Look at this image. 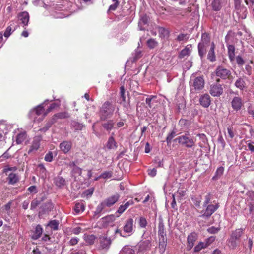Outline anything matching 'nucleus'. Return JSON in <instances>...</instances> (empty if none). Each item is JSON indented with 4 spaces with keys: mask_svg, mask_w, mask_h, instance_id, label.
<instances>
[{
    "mask_svg": "<svg viewBox=\"0 0 254 254\" xmlns=\"http://www.w3.org/2000/svg\"><path fill=\"white\" fill-rule=\"evenodd\" d=\"M135 226L134 224V220L132 218H130L125 221V224L123 226V232L117 228L116 229L115 233L116 234H119L120 236L126 237L127 236H131L135 231Z\"/></svg>",
    "mask_w": 254,
    "mask_h": 254,
    "instance_id": "f257e3e1",
    "label": "nucleus"
},
{
    "mask_svg": "<svg viewBox=\"0 0 254 254\" xmlns=\"http://www.w3.org/2000/svg\"><path fill=\"white\" fill-rule=\"evenodd\" d=\"M115 111V107L109 102H106L100 110V118L102 120H105L110 117Z\"/></svg>",
    "mask_w": 254,
    "mask_h": 254,
    "instance_id": "f03ea898",
    "label": "nucleus"
},
{
    "mask_svg": "<svg viewBox=\"0 0 254 254\" xmlns=\"http://www.w3.org/2000/svg\"><path fill=\"white\" fill-rule=\"evenodd\" d=\"M215 73L216 76L219 78L217 79V82L220 81V79L222 80L229 79L232 76L231 70L222 65H219L216 67Z\"/></svg>",
    "mask_w": 254,
    "mask_h": 254,
    "instance_id": "7ed1b4c3",
    "label": "nucleus"
},
{
    "mask_svg": "<svg viewBox=\"0 0 254 254\" xmlns=\"http://www.w3.org/2000/svg\"><path fill=\"white\" fill-rule=\"evenodd\" d=\"M190 86L191 90L199 91L202 90L204 86V80L202 76L191 77L190 81Z\"/></svg>",
    "mask_w": 254,
    "mask_h": 254,
    "instance_id": "20e7f679",
    "label": "nucleus"
},
{
    "mask_svg": "<svg viewBox=\"0 0 254 254\" xmlns=\"http://www.w3.org/2000/svg\"><path fill=\"white\" fill-rule=\"evenodd\" d=\"M234 37H233L229 34H228L225 36V42L226 46L228 48V54L229 59L231 61H233L234 60L235 56V48L234 46L233 45V43L234 42Z\"/></svg>",
    "mask_w": 254,
    "mask_h": 254,
    "instance_id": "39448f33",
    "label": "nucleus"
},
{
    "mask_svg": "<svg viewBox=\"0 0 254 254\" xmlns=\"http://www.w3.org/2000/svg\"><path fill=\"white\" fill-rule=\"evenodd\" d=\"M219 207L218 203L215 204H209L206 206H203L204 210L201 212V214L199 217L207 219L218 209Z\"/></svg>",
    "mask_w": 254,
    "mask_h": 254,
    "instance_id": "423d86ee",
    "label": "nucleus"
},
{
    "mask_svg": "<svg viewBox=\"0 0 254 254\" xmlns=\"http://www.w3.org/2000/svg\"><path fill=\"white\" fill-rule=\"evenodd\" d=\"M176 140H178L179 143L187 148H192L195 144V141L193 139L189 137L186 134L179 136Z\"/></svg>",
    "mask_w": 254,
    "mask_h": 254,
    "instance_id": "0eeeda50",
    "label": "nucleus"
},
{
    "mask_svg": "<svg viewBox=\"0 0 254 254\" xmlns=\"http://www.w3.org/2000/svg\"><path fill=\"white\" fill-rule=\"evenodd\" d=\"M48 102V100H45L43 103L38 105L34 109L31 110L29 114V117L31 119H34V121L35 120V117L34 116L35 115H36V116L43 115V117H45L46 116H44V113H45V111H44V104H46Z\"/></svg>",
    "mask_w": 254,
    "mask_h": 254,
    "instance_id": "6e6552de",
    "label": "nucleus"
},
{
    "mask_svg": "<svg viewBox=\"0 0 254 254\" xmlns=\"http://www.w3.org/2000/svg\"><path fill=\"white\" fill-rule=\"evenodd\" d=\"M223 89L222 85L218 83H214L210 86V93L214 97H218L222 94Z\"/></svg>",
    "mask_w": 254,
    "mask_h": 254,
    "instance_id": "1a4fd4ad",
    "label": "nucleus"
},
{
    "mask_svg": "<svg viewBox=\"0 0 254 254\" xmlns=\"http://www.w3.org/2000/svg\"><path fill=\"white\" fill-rule=\"evenodd\" d=\"M215 240L213 237L206 239L204 242H200L194 248L195 252H198L209 246Z\"/></svg>",
    "mask_w": 254,
    "mask_h": 254,
    "instance_id": "9d476101",
    "label": "nucleus"
},
{
    "mask_svg": "<svg viewBox=\"0 0 254 254\" xmlns=\"http://www.w3.org/2000/svg\"><path fill=\"white\" fill-rule=\"evenodd\" d=\"M18 20L20 21V23L22 24L23 27L28 25L29 21V15L27 11H23L18 14Z\"/></svg>",
    "mask_w": 254,
    "mask_h": 254,
    "instance_id": "9b49d317",
    "label": "nucleus"
},
{
    "mask_svg": "<svg viewBox=\"0 0 254 254\" xmlns=\"http://www.w3.org/2000/svg\"><path fill=\"white\" fill-rule=\"evenodd\" d=\"M197 239V234L192 232L187 237V249L190 250L194 246V243Z\"/></svg>",
    "mask_w": 254,
    "mask_h": 254,
    "instance_id": "f8f14e48",
    "label": "nucleus"
},
{
    "mask_svg": "<svg viewBox=\"0 0 254 254\" xmlns=\"http://www.w3.org/2000/svg\"><path fill=\"white\" fill-rule=\"evenodd\" d=\"M246 77H239L235 81L234 85L241 91H243L247 88V83L245 81Z\"/></svg>",
    "mask_w": 254,
    "mask_h": 254,
    "instance_id": "ddd939ff",
    "label": "nucleus"
},
{
    "mask_svg": "<svg viewBox=\"0 0 254 254\" xmlns=\"http://www.w3.org/2000/svg\"><path fill=\"white\" fill-rule=\"evenodd\" d=\"M200 104L204 108L208 107L211 103V98L208 94L202 95L199 98Z\"/></svg>",
    "mask_w": 254,
    "mask_h": 254,
    "instance_id": "4468645a",
    "label": "nucleus"
},
{
    "mask_svg": "<svg viewBox=\"0 0 254 254\" xmlns=\"http://www.w3.org/2000/svg\"><path fill=\"white\" fill-rule=\"evenodd\" d=\"M158 233L159 238H166L165 226L163 223V219L161 217L159 218Z\"/></svg>",
    "mask_w": 254,
    "mask_h": 254,
    "instance_id": "2eb2a0df",
    "label": "nucleus"
},
{
    "mask_svg": "<svg viewBox=\"0 0 254 254\" xmlns=\"http://www.w3.org/2000/svg\"><path fill=\"white\" fill-rule=\"evenodd\" d=\"M12 127L10 124H7L5 121H0V132L4 136L9 131Z\"/></svg>",
    "mask_w": 254,
    "mask_h": 254,
    "instance_id": "dca6fc26",
    "label": "nucleus"
},
{
    "mask_svg": "<svg viewBox=\"0 0 254 254\" xmlns=\"http://www.w3.org/2000/svg\"><path fill=\"white\" fill-rule=\"evenodd\" d=\"M151 242L150 240H145L141 241L138 244V251L139 252H144L149 250L151 248Z\"/></svg>",
    "mask_w": 254,
    "mask_h": 254,
    "instance_id": "f3484780",
    "label": "nucleus"
},
{
    "mask_svg": "<svg viewBox=\"0 0 254 254\" xmlns=\"http://www.w3.org/2000/svg\"><path fill=\"white\" fill-rule=\"evenodd\" d=\"M10 26L6 28L3 34L4 37L6 38H8L11 35L12 32L15 31L18 27V25L16 24V22L14 21H10Z\"/></svg>",
    "mask_w": 254,
    "mask_h": 254,
    "instance_id": "a211bd4d",
    "label": "nucleus"
},
{
    "mask_svg": "<svg viewBox=\"0 0 254 254\" xmlns=\"http://www.w3.org/2000/svg\"><path fill=\"white\" fill-rule=\"evenodd\" d=\"M59 147L61 151L64 153H67L71 148L72 142L68 141H64L60 144Z\"/></svg>",
    "mask_w": 254,
    "mask_h": 254,
    "instance_id": "6ab92c4d",
    "label": "nucleus"
},
{
    "mask_svg": "<svg viewBox=\"0 0 254 254\" xmlns=\"http://www.w3.org/2000/svg\"><path fill=\"white\" fill-rule=\"evenodd\" d=\"M120 195L118 194H115L108 198H107L104 201V203L107 207H110L114 205L119 199Z\"/></svg>",
    "mask_w": 254,
    "mask_h": 254,
    "instance_id": "aec40b11",
    "label": "nucleus"
},
{
    "mask_svg": "<svg viewBox=\"0 0 254 254\" xmlns=\"http://www.w3.org/2000/svg\"><path fill=\"white\" fill-rule=\"evenodd\" d=\"M40 141L41 139L39 137H36L34 138L32 144L30 146V149L28 152L29 154L38 150L40 146Z\"/></svg>",
    "mask_w": 254,
    "mask_h": 254,
    "instance_id": "412c9836",
    "label": "nucleus"
},
{
    "mask_svg": "<svg viewBox=\"0 0 254 254\" xmlns=\"http://www.w3.org/2000/svg\"><path fill=\"white\" fill-rule=\"evenodd\" d=\"M215 45L213 42H212L210 45V49L207 55V59L210 62H213L216 61V56L215 54Z\"/></svg>",
    "mask_w": 254,
    "mask_h": 254,
    "instance_id": "4be33fe9",
    "label": "nucleus"
},
{
    "mask_svg": "<svg viewBox=\"0 0 254 254\" xmlns=\"http://www.w3.org/2000/svg\"><path fill=\"white\" fill-rule=\"evenodd\" d=\"M231 103L232 108L236 111L240 110L242 106V99L239 97H235Z\"/></svg>",
    "mask_w": 254,
    "mask_h": 254,
    "instance_id": "5701e85b",
    "label": "nucleus"
},
{
    "mask_svg": "<svg viewBox=\"0 0 254 254\" xmlns=\"http://www.w3.org/2000/svg\"><path fill=\"white\" fill-rule=\"evenodd\" d=\"M53 208V204L51 202H47L45 203L41 207V210L39 212L40 215L48 213L51 211Z\"/></svg>",
    "mask_w": 254,
    "mask_h": 254,
    "instance_id": "b1692460",
    "label": "nucleus"
},
{
    "mask_svg": "<svg viewBox=\"0 0 254 254\" xmlns=\"http://www.w3.org/2000/svg\"><path fill=\"white\" fill-rule=\"evenodd\" d=\"M235 11L239 18L244 19L246 18L247 10L243 5L235 9Z\"/></svg>",
    "mask_w": 254,
    "mask_h": 254,
    "instance_id": "393cba45",
    "label": "nucleus"
},
{
    "mask_svg": "<svg viewBox=\"0 0 254 254\" xmlns=\"http://www.w3.org/2000/svg\"><path fill=\"white\" fill-rule=\"evenodd\" d=\"M167 242V238H159L158 249L161 254H163L166 250Z\"/></svg>",
    "mask_w": 254,
    "mask_h": 254,
    "instance_id": "a878e982",
    "label": "nucleus"
},
{
    "mask_svg": "<svg viewBox=\"0 0 254 254\" xmlns=\"http://www.w3.org/2000/svg\"><path fill=\"white\" fill-rule=\"evenodd\" d=\"M115 220V216L113 215H108L103 217L101 222L104 227H106L113 222Z\"/></svg>",
    "mask_w": 254,
    "mask_h": 254,
    "instance_id": "bb28decb",
    "label": "nucleus"
},
{
    "mask_svg": "<svg viewBox=\"0 0 254 254\" xmlns=\"http://www.w3.org/2000/svg\"><path fill=\"white\" fill-rule=\"evenodd\" d=\"M7 180L9 184L14 185L18 182L19 177L18 174L11 173L8 174Z\"/></svg>",
    "mask_w": 254,
    "mask_h": 254,
    "instance_id": "cd10ccee",
    "label": "nucleus"
},
{
    "mask_svg": "<svg viewBox=\"0 0 254 254\" xmlns=\"http://www.w3.org/2000/svg\"><path fill=\"white\" fill-rule=\"evenodd\" d=\"M114 133L112 134V135ZM117 143L113 136L110 137L106 144V147L108 149H116L117 148Z\"/></svg>",
    "mask_w": 254,
    "mask_h": 254,
    "instance_id": "c85d7f7f",
    "label": "nucleus"
},
{
    "mask_svg": "<svg viewBox=\"0 0 254 254\" xmlns=\"http://www.w3.org/2000/svg\"><path fill=\"white\" fill-rule=\"evenodd\" d=\"M199 137L200 141L198 143V146L200 148H204L208 144V139L206 136L203 133H199L197 134Z\"/></svg>",
    "mask_w": 254,
    "mask_h": 254,
    "instance_id": "c756f323",
    "label": "nucleus"
},
{
    "mask_svg": "<svg viewBox=\"0 0 254 254\" xmlns=\"http://www.w3.org/2000/svg\"><path fill=\"white\" fill-rule=\"evenodd\" d=\"M208 47V45L201 44V43H198V54L201 58V59H202L204 56L206 54V49Z\"/></svg>",
    "mask_w": 254,
    "mask_h": 254,
    "instance_id": "7c9ffc66",
    "label": "nucleus"
},
{
    "mask_svg": "<svg viewBox=\"0 0 254 254\" xmlns=\"http://www.w3.org/2000/svg\"><path fill=\"white\" fill-rule=\"evenodd\" d=\"M148 21V18L146 15H143L141 16L138 22V27L140 30H144L143 26L147 24Z\"/></svg>",
    "mask_w": 254,
    "mask_h": 254,
    "instance_id": "2f4dec72",
    "label": "nucleus"
},
{
    "mask_svg": "<svg viewBox=\"0 0 254 254\" xmlns=\"http://www.w3.org/2000/svg\"><path fill=\"white\" fill-rule=\"evenodd\" d=\"M134 203L132 200L127 201L124 205H121L117 210V212L119 214L123 213L130 205H133Z\"/></svg>",
    "mask_w": 254,
    "mask_h": 254,
    "instance_id": "473e14b6",
    "label": "nucleus"
},
{
    "mask_svg": "<svg viewBox=\"0 0 254 254\" xmlns=\"http://www.w3.org/2000/svg\"><path fill=\"white\" fill-rule=\"evenodd\" d=\"M43 232V229L40 225H38L35 227V230L32 236V238L34 240L38 239Z\"/></svg>",
    "mask_w": 254,
    "mask_h": 254,
    "instance_id": "72a5a7b5",
    "label": "nucleus"
},
{
    "mask_svg": "<svg viewBox=\"0 0 254 254\" xmlns=\"http://www.w3.org/2000/svg\"><path fill=\"white\" fill-rule=\"evenodd\" d=\"M211 6L213 10L219 11L222 8L221 0H213L211 2Z\"/></svg>",
    "mask_w": 254,
    "mask_h": 254,
    "instance_id": "f704fd0d",
    "label": "nucleus"
},
{
    "mask_svg": "<svg viewBox=\"0 0 254 254\" xmlns=\"http://www.w3.org/2000/svg\"><path fill=\"white\" fill-rule=\"evenodd\" d=\"M69 117V115L68 113L66 112L58 113L54 115L52 118V120L55 123L56 120L58 119H65L68 118Z\"/></svg>",
    "mask_w": 254,
    "mask_h": 254,
    "instance_id": "c9c22d12",
    "label": "nucleus"
},
{
    "mask_svg": "<svg viewBox=\"0 0 254 254\" xmlns=\"http://www.w3.org/2000/svg\"><path fill=\"white\" fill-rule=\"evenodd\" d=\"M26 138V133L25 132H21L18 133L16 137V142L17 144L22 143Z\"/></svg>",
    "mask_w": 254,
    "mask_h": 254,
    "instance_id": "e433bc0d",
    "label": "nucleus"
},
{
    "mask_svg": "<svg viewBox=\"0 0 254 254\" xmlns=\"http://www.w3.org/2000/svg\"><path fill=\"white\" fill-rule=\"evenodd\" d=\"M106 206L104 202L100 203L97 207L96 210L94 211V217H97L98 218L100 216V214L105 208V207Z\"/></svg>",
    "mask_w": 254,
    "mask_h": 254,
    "instance_id": "4c0bfd02",
    "label": "nucleus"
},
{
    "mask_svg": "<svg viewBox=\"0 0 254 254\" xmlns=\"http://www.w3.org/2000/svg\"><path fill=\"white\" fill-rule=\"evenodd\" d=\"M54 183L56 186L62 187L65 185V180L63 177L58 176L55 178Z\"/></svg>",
    "mask_w": 254,
    "mask_h": 254,
    "instance_id": "58836bf2",
    "label": "nucleus"
},
{
    "mask_svg": "<svg viewBox=\"0 0 254 254\" xmlns=\"http://www.w3.org/2000/svg\"><path fill=\"white\" fill-rule=\"evenodd\" d=\"M158 32L159 36L164 39L167 38L169 35V31L163 27H159Z\"/></svg>",
    "mask_w": 254,
    "mask_h": 254,
    "instance_id": "ea45409f",
    "label": "nucleus"
},
{
    "mask_svg": "<svg viewBox=\"0 0 254 254\" xmlns=\"http://www.w3.org/2000/svg\"><path fill=\"white\" fill-rule=\"evenodd\" d=\"M85 210V205L83 202L76 203L75 205L74 210L76 214L83 212Z\"/></svg>",
    "mask_w": 254,
    "mask_h": 254,
    "instance_id": "a19ab883",
    "label": "nucleus"
},
{
    "mask_svg": "<svg viewBox=\"0 0 254 254\" xmlns=\"http://www.w3.org/2000/svg\"><path fill=\"white\" fill-rule=\"evenodd\" d=\"M119 254H134V251L129 246H125L122 249Z\"/></svg>",
    "mask_w": 254,
    "mask_h": 254,
    "instance_id": "79ce46f5",
    "label": "nucleus"
},
{
    "mask_svg": "<svg viewBox=\"0 0 254 254\" xmlns=\"http://www.w3.org/2000/svg\"><path fill=\"white\" fill-rule=\"evenodd\" d=\"M243 233V232L242 229H237L232 232L231 237L238 240Z\"/></svg>",
    "mask_w": 254,
    "mask_h": 254,
    "instance_id": "37998d69",
    "label": "nucleus"
},
{
    "mask_svg": "<svg viewBox=\"0 0 254 254\" xmlns=\"http://www.w3.org/2000/svg\"><path fill=\"white\" fill-rule=\"evenodd\" d=\"M114 122L113 120H109L102 125L103 127L107 131L111 130L114 127Z\"/></svg>",
    "mask_w": 254,
    "mask_h": 254,
    "instance_id": "c03bdc74",
    "label": "nucleus"
},
{
    "mask_svg": "<svg viewBox=\"0 0 254 254\" xmlns=\"http://www.w3.org/2000/svg\"><path fill=\"white\" fill-rule=\"evenodd\" d=\"M199 43L209 46L210 43V37L207 33H203L201 35V40Z\"/></svg>",
    "mask_w": 254,
    "mask_h": 254,
    "instance_id": "a18cd8bd",
    "label": "nucleus"
},
{
    "mask_svg": "<svg viewBox=\"0 0 254 254\" xmlns=\"http://www.w3.org/2000/svg\"><path fill=\"white\" fill-rule=\"evenodd\" d=\"M190 50L189 47H186L182 50L179 53V57L180 58H184L185 56H189L190 53Z\"/></svg>",
    "mask_w": 254,
    "mask_h": 254,
    "instance_id": "49530a36",
    "label": "nucleus"
},
{
    "mask_svg": "<svg viewBox=\"0 0 254 254\" xmlns=\"http://www.w3.org/2000/svg\"><path fill=\"white\" fill-rule=\"evenodd\" d=\"M237 240L234 239L230 237V239L228 241V244L229 248L232 249H234L238 246Z\"/></svg>",
    "mask_w": 254,
    "mask_h": 254,
    "instance_id": "de8ad7c7",
    "label": "nucleus"
},
{
    "mask_svg": "<svg viewBox=\"0 0 254 254\" xmlns=\"http://www.w3.org/2000/svg\"><path fill=\"white\" fill-rule=\"evenodd\" d=\"M158 42L154 39L150 38L147 41V45L150 49H153L157 46Z\"/></svg>",
    "mask_w": 254,
    "mask_h": 254,
    "instance_id": "09e8293b",
    "label": "nucleus"
},
{
    "mask_svg": "<svg viewBox=\"0 0 254 254\" xmlns=\"http://www.w3.org/2000/svg\"><path fill=\"white\" fill-rule=\"evenodd\" d=\"M247 200L251 206H254V192L249 191L247 193Z\"/></svg>",
    "mask_w": 254,
    "mask_h": 254,
    "instance_id": "8fccbe9b",
    "label": "nucleus"
},
{
    "mask_svg": "<svg viewBox=\"0 0 254 254\" xmlns=\"http://www.w3.org/2000/svg\"><path fill=\"white\" fill-rule=\"evenodd\" d=\"M224 170V168L223 167H218L216 170L215 175L213 177V179H216L220 177L223 174Z\"/></svg>",
    "mask_w": 254,
    "mask_h": 254,
    "instance_id": "3c124183",
    "label": "nucleus"
},
{
    "mask_svg": "<svg viewBox=\"0 0 254 254\" xmlns=\"http://www.w3.org/2000/svg\"><path fill=\"white\" fill-rule=\"evenodd\" d=\"M59 224V221L58 220H53L50 221L49 222L48 225L50 228L53 229L54 230H57L58 229Z\"/></svg>",
    "mask_w": 254,
    "mask_h": 254,
    "instance_id": "603ef678",
    "label": "nucleus"
},
{
    "mask_svg": "<svg viewBox=\"0 0 254 254\" xmlns=\"http://www.w3.org/2000/svg\"><path fill=\"white\" fill-rule=\"evenodd\" d=\"M138 224L140 228H145L147 225L146 219L144 217H139L138 219Z\"/></svg>",
    "mask_w": 254,
    "mask_h": 254,
    "instance_id": "864d4df0",
    "label": "nucleus"
},
{
    "mask_svg": "<svg viewBox=\"0 0 254 254\" xmlns=\"http://www.w3.org/2000/svg\"><path fill=\"white\" fill-rule=\"evenodd\" d=\"M84 239L86 242L89 244H92L94 243L95 237L93 235H84Z\"/></svg>",
    "mask_w": 254,
    "mask_h": 254,
    "instance_id": "5fc2aeb1",
    "label": "nucleus"
},
{
    "mask_svg": "<svg viewBox=\"0 0 254 254\" xmlns=\"http://www.w3.org/2000/svg\"><path fill=\"white\" fill-rule=\"evenodd\" d=\"M191 200L193 201L194 204L195 205V206L197 207H200V203L201 201V196H198V197L193 196V197H191Z\"/></svg>",
    "mask_w": 254,
    "mask_h": 254,
    "instance_id": "6e6d98bb",
    "label": "nucleus"
},
{
    "mask_svg": "<svg viewBox=\"0 0 254 254\" xmlns=\"http://www.w3.org/2000/svg\"><path fill=\"white\" fill-rule=\"evenodd\" d=\"M60 101L58 103H54L51 104L49 107L45 111V113H44V116H46L48 113L51 112L53 109L57 107H58L60 105Z\"/></svg>",
    "mask_w": 254,
    "mask_h": 254,
    "instance_id": "4d7b16f0",
    "label": "nucleus"
},
{
    "mask_svg": "<svg viewBox=\"0 0 254 254\" xmlns=\"http://www.w3.org/2000/svg\"><path fill=\"white\" fill-rule=\"evenodd\" d=\"M112 1L114 2V3L109 6L108 9L109 11H115L119 4L118 0H112Z\"/></svg>",
    "mask_w": 254,
    "mask_h": 254,
    "instance_id": "13d9d810",
    "label": "nucleus"
},
{
    "mask_svg": "<svg viewBox=\"0 0 254 254\" xmlns=\"http://www.w3.org/2000/svg\"><path fill=\"white\" fill-rule=\"evenodd\" d=\"M112 173L111 171H106L103 173L99 177L95 179V180H97L99 178H102L104 179L109 178L111 177Z\"/></svg>",
    "mask_w": 254,
    "mask_h": 254,
    "instance_id": "bf43d9fd",
    "label": "nucleus"
},
{
    "mask_svg": "<svg viewBox=\"0 0 254 254\" xmlns=\"http://www.w3.org/2000/svg\"><path fill=\"white\" fill-rule=\"evenodd\" d=\"M11 202L9 201L8 203H7L6 204L4 205L2 208V211L3 212H5L7 214H9L10 212V209L11 208Z\"/></svg>",
    "mask_w": 254,
    "mask_h": 254,
    "instance_id": "052dcab7",
    "label": "nucleus"
},
{
    "mask_svg": "<svg viewBox=\"0 0 254 254\" xmlns=\"http://www.w3.org/2000/svg\"><path fill=\"white\" fill-rule=\"evenodd\" d=\"M101 244L103 248H106L108 247L110 245L111 241L110 239H108L107 238H105L103 239Z\"/></svg>",
    "mask_w": 254,
    "mask_h": 254,
    "instance_id": "680f3d73",
    "label": "nucleus"
},
{
    "mask_svg": "<svg viewBox=\"0 0 254 254\" xmlns=\"http://www.w3.org/2000/svg\"><path fill=\"white\" fill-rule=\"evenodd\" d=\"M227 133L228 134V137L231 139H232L234 136H235V132L234 131V129L233 128V127L231 126H229L227 128Z\"/></svg>",
    "mask_w": 254,
    "mask_h": 254,
    "instance_id": "e2e57ef3",
    "label": "nucleus"
},
{
    "mask_svg": "<svg viewBox=\"0 0 254 254\" xmlns=\"http://www.w3.org/2000/svg\"><path fill=\"white\" fill-rule=\"evenodd\" d=\"M211 198V194L210 193H208L207 194H206L204 197V201L203 203V206H206L207 205H209Z\"/></svg>",
    "mask_w": 254,
    "mask_h": 254,
    "instance_id": "0e129e2a",
    "label": "nucleus"
},
{
    "mask_svg": "<svg viewBox=\"0 0 254 254\" xmlns=\"http://www.w3.org/2000/svg\"><path fill=\"white\" fill-rule=\"evenodd\" d=\"M54 123V122L52 120L51 121L48 122L45 126L41 128L39 130L41 132H45L49 129V128L51 127V125Z\"/></svg>",
    "mask_w": 254,
    "mask_h": 254,
    "instance_id": "69168bd1",
    "label": "nucleus"
},
{
    "mask_svg": "<svg viewBox=\"0 0 254 254\" xmlns=\"http://www.w3.org/2000/svg\"><path fill=\"white\" fill-rule=\"evenodd\" d=\"M40 202L37 199H35L32 201L30 205V209L33 210L35 209L40 204Z\"/></svg>",
    "mask_w": 254,
    "mask_h": 254,
    "instance_id": "338daca9",
    "label": "nucleus"
},
{
    "mask_svg": "<svg viewBox=\"0 0 254 254\" xmlns=\"http://www.w3.org/2000/svg\"><path fill=\"white\" fill-rule=\"evenodd\" d=\"M71 125L76 130H81L83 127V124L76 122H73Z\"/></svg>",
    "mask_w": 254,
    "mask_h": 254,
    "instance_id": "774afa93",
    "label": "nucleus"
}]
</instances>
